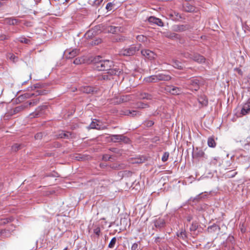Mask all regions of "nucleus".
<instances>
[{
    "mask_svg": "<svg viewBox=\"0 0 250 250\" xmlns=\"http://www.w3.org/2000/svg\"><path fill=\"white\" fill-rule=\"evenodd\" d=\"M42 134L41 132L37 133L35 135V138L36 140H40L42 138Z\"/></svg>",
    "mask_w": 250,
    "mask_h": 250,
    "instance_id": "obj_59",
    "label": "nucleus"
},
{
    "mask_svg": "<svg viewBox=\"0 0 250 250\" xmlns=\"http://www.w3.org/2000/svg\"><path fill=\"white\" fill-rule=\"evenodd\" d=\"M101 57L99 56H96L95 57L92 61V62H93V63L94 64V68L95 69H96L97 68V64L99 62H101V61H102L103 60H101Z\"/></svg>",
    "mask_w": 250,
    "mask_h": 250,
    "instance_id": "obj_33",
    "label": "nucleus"
},
{
    "mask_svg": "<svg viewBox=\"0 0 250 250\" xmlns=\"http://www.w3.org/2000/svg\"><path fill=\"white\" fill-rule=\"evenodd\" d=\"M191 60L200 63H204L206 61V59L204 56L197 53L192 54Z\"/></svg>",
    "mask_w": 250,
    "mask_h": 250,
    "instance_id": "obj_12",
    "label": "nucleus"
},
{
    "mask_svg": "<svg viewBox=\"0 0 250 250\" xmlns=\"http://www.w3.org/2000/svg\"><path fill=\"white\" fill-rule=\"evenodd\" d=\"M170 16L171 17H173L175 19L177 20L182 18L181 15L179 13L175 11H173L171 13H170Z\"/></svg>",
    "mask_w": 250,
    "mask_h": 250,
    "instance_id": "obj_37",
    "label": "nucleus"
},
{
    "mask_svg": "<svg viewBox=\"0 0 250 250\" xmlns=\"http://www.w3.org/2000/svg\"><path fill=\"white\" fill-rule=\"evenodd\" d=\"M1 236L2 238H8L11 235V231L8 229H2Z\"/></svg>",
    "mask_w": 250,
    "mask_h": 250,
    "instance_id": "obj_28",
    "label": "nucleus"
},
{
    "mask_svg": "<svg viewBox=\"0 0 250 250\" xmlns=\"http://www.w3.org/2000/svg\"><path fill=\"white\" fill-rule=\"evenodd\" d=\"M196 8L195 6L190 4L189 3L183 4V10L186 12H193L195 11Z\"/></svg>",
    "mask_w": 250,
    "mask_h": 250,
    "instance_id": "obj_15",
    "label": "nucleus"
},
{
    "mask_svg": "<svg viewBox=\"0 0 250 250\" xmlns=\"http://www.w3.org/2000/svg\"><path fill=\"white\" fill-rule=\"evenodd\" d=\"M48 93V91L44 89H39L36 90L34 93H24L22 94L25 99H30L34 96H37L38 95H45Z\"/></svg>",
    "mask_w": 250,
    "mask_h": 250,
    "instance_id": "obj_3",
    "label": "nucleus"
},
{
    "mask_svg": "<svg viewBox=\"0 0 250 250\" xmlns=\"http://www.w3.org/2000/svg\"><path fill=\"white\" fill-rule=\"evenodd\" d=\"M101 232V229L99 227H97L94 229V233L96 234L97 235L99 236Z\"/></svg>",
    "mask_w": 250,
    "mask_h": 250,
    "instance_id": "obj_62",
    "label": "nucleus"
},
{
    "mask_svg": "<svg viewBox=\"0 0 250 250\" xmlns=\"http://www.w3.org/2000/svg\"><path fill=\"white\" fill-rule=\"evenodd\" d=\"M250 111V98L248 100V102L245 103L241 111V114L245 115L249 113Z\"/></svg>",
    "mask_w": 250,
    "mask_h": 250,
    "instance_id": "obj_14",
    "label": "nucleus"
},
{
    "mask_svg": "<svg viewBox=\"0 0 250 250\" xmlns=\"http://www.w3.org/2000/svg\"><path fill=\"white\" fill-rule=\"evenodd\" d=\"M13 220V218H2L0 219V225H5L10 222H11Z\"/></svg>",
    "mask_w": 250,
    "mask_h": 250,
    "instance_id": "obj_39",
    "label": "nucleus"
},
{
    "mask_svg": "<svg viewBox=\"0 0 250 250\" xmlns=\"http://www.w3.org/2000/svg\"><path fill=\"white\" fill-rule=\"evenodd\" d=\"M109 150L111 151H112L115 153H116L119 155H121L122 154V150L119 149L117 148L112 147V148H110L109 149Z\"/></svg>",
    "mask_w": 250,
    "mask_h": 250,
    "instance_id": "obj_42",
    "label": "nucleus"
},
{
    "mask_svg": "<svg viewBox=\"0 0 250 250\" xmlns=\"http://www.w3.org/2000/svg\"><path fill=\"white\" fill-rule=\"evenodd\" d=\"M198 101L199 104V108L206 106L208 104V100L207 97L204 95H201L199 96Z\"/></svg>",
    "mask_w": 250,
    "mask_h": 250,
    "instance_id": "obj_9",
    "label": "nucleus"
},
{
    "mask_svg": "<svg viewBox=\"0 0 250 250\" xmlns=\"http://www.w3.org/2000/svg\"><path fill=\"white\" fill-rule=\"evenodd\" d=\"M144 81L148 83L158 82L156 75H151L145 78Z\"/></svg>",
    "mask_w": 250,
    "mask_h": 250,
    "instance_id": "obj_19",
    "label": "nucleus"
},
{
    "mask_svg": "<svg viewBox=\"0 0 250 250\" xmlns=\"http://www.w3.org/2000/svg\"><path fill=\"white\" fill-rule=\"evenodd\" d=\"M141 46V45L140 44L137 45H131L127 48L121 49L119 52V54L120 55L124 56H130L133 55L137 51L140 50Z\"/></svg>",
    "mask_w": 250,
    "mask_h": 250,
    "instance_id": "obj_1",
    "label": "nucleus"
},
{
    "mask_svg": "<svg viewBox=\"0 0 250 250\" xmlns=\"http://www.w3.org/2000/svg\"><path fill=\"white\" fill-rule=\"evenodd\" d=\"M72 134L70 132H62L59 134V137L61 138L69 139L72 138Z\"/></svg>",
    "mask_w": 250,
    "mask_h": 250,
    "instance_id": "obj_27",
    "label": "nucleus"
},
{
    "mask_svg": "<svg viewBox=\"0 0 250 250\" xmlns=\"http://www.w3.org/2000/svg\"><path fill=\"white\" fill-rule=\"evenodd\" d=\"M121 225L122 224L124 226V228H125L127 225V219L125 218H122L120 221Z\"/></svg>",
    "mask_w": 250,
    "mask_h": 250,
    "instance_id": "obj_60",
    "label": "nucleus"
},
{
    "mask_svg": "<svg viewBox=\"0 0 250 250\" xmlns=\"http://www.w3.org/2000/svg\"><path fill=\"white\" fill-rule=\"evenodd\" d=\"M24 100H25L24 97H23V95H21L17 98L16 101L17 103H21Z\"/></svg>",
    "mask_w": 250,
    "mask_h": 250,
    "instance_id": "obj_58",
    "label": "nucleus"
},
{
    "mask_svg": "<svg viewBox=\"0 0 250 250\" xmlns=\"http://www.w3.org/2000/svg\"><path fill=\"white\" fill-rule=\"evenodd\" d=\"M83 61V60L80 58H77L74 60L73 63L75 64H79L82 63Z\"/></svg>",
    "mask_w": 250,
    "mask_h": 250,
    "instance_id": "obj_54",
    "label": "nucleus"
},
{
    "mask_svg": "<svg viewBox=\"0 0 250 250\" xmlns=\"http://www.w3.org/2000/svg\"><path fill=\"white\" fill-rule=\"evenodd\" d=\"M154 224L156 228L161 229L165 227L166 222L163 218H159L154 221Z\"/></svg>",
    "mask_w": 250,
    "mask_h": 250,
    "instance_id": "obj_11",
    "label": "nucleus"
},
{
    "mask_svg": "<svg viewBox=\"0 0 250 250\" xmlns=\"http://www.w3.org/2000/svg\"><path fill=\"white\" fill-rule=\"evenodd\" d=\"M181 92V89L179 87L174 86L172 88L171 94L174 95H179Z\"/></svg>",
    "mask_w": 250,
    "mask_h": 250,
    "instance_id": "obj_31",
    "label": "nucleus"
},
{
    "mask_svg": "<svg viewBox=\"0 0 250 250\" xmlns=\"http://www.w3.org/2000/svg\"><path fill=\"white\" fill-rule=\"evenodd\" d=\"M190 89L192 90L197 91L199 88V81L197 79H192L190 81Z\"/></svg>",
    "mask_w": 250,
    "mask_h": 250,
    "instance_id": "obj_13",
    "label": "nucleus"
},
{
    "mask_svg": "<svg viewBox=\"0 0 250 250\" xmlns=\"http://www.w3.org/2000/svg\"><path fill=\"white\" fill-rule=\"evenodd\" d=\"M39 99L34 100L32 101L29 102L27 103H25V104H28V106H33V105L37 104L39 103Z\"/></svg>",
    "mask_w": 250,
    "mask_h": 250,
    "instance_id": "obj_46",
    "label": "nucleus"
},
{
    "mask_svg": "<svg viewBox=\"0 0 250 250\" xmlns=\"http://www.w3.org/2000/svg\"><path fill=\"white\" fill-rule=\"evenodd\" d=\"M101 40L100 39H98L95 41H92L90 42V44L92 45H95L99 44L100 43H101Z\"/></svg>",
    "mask_w": 250,
    "mask_h": 250,
    "instance_id": "obj_57",
    "label": "nucleus"
},
{
    "mask_svg": "<svg viewBox=\"0 0 250 250\" xmlns=\"http://www.w3.org/2000/svg\"><path fill=\"white\" fill-rule=\"evenodd\" d=\"M208 145L210 147H215L216 146V143L214 138L212 137H209L208 139Z\"/></svg>",
    "mask_w": 250,
    "mask_h": 250,
    "instance_id": "obj_30",
    "label": "nucleus"
},
{
    "mask_svg": "<svg viewBox=\"0 0 250 250\" xmlns=\"http://www.w3.org/2000/svg\"><path fill=\"white\" fill-rule=\"evenodd\" d=\"M130 139L126 136L124 135H121V142H123L125 144H128L130 142Z\"/></svg>",
    "mask_w": 250,
    "mask_h": 250,
    "instance_id": "obj_41",
    "label": "nucleus"
},
{
    "mask_svg": "<svg viewBox=\"0 0 250 250\" xmlns=\"http://www.w3.org/2000/svg\"><path fill=\"white\" fill-rule=\"evenodd\" d=\"M114 40L117 42H124L126 40V38L125 36L118 35L115 37Z\"/></svg>",
    "mask_w": 250,
    "mask_h": 250,
    "instance_id": "obj_34",
    "label": "nucleus"
},
{
    "mask_svg": "<svg viewBox=\"0 0 250 250\" xmlns=\"http://www.w3.org/2000/svg\"><path fill=\"white\" fill-rule=\"evenodd\" d=\"M182 57L188 59H191L192 58V54L188 52H183L181 53Z\"/></svg>",
    "mask_w": 250,
    "mask_h": 250,
    "instance_id": "obj_38",
    "label": "nucleus"
},
{
    "mask_svg": "<svg viewBox=\"0 0 250 250\" xmlns=\"http://www.w3.org/2000/svg\"><path fill=\"white\" fill-rule=\"evenodd\" d=\"M79 52L78 50L76 49H73L71 51L69 52L68 54L66 55V57L67 59L73 58L75 57V56H76L77 55H78L79 54Z\"/></svg>",
    "mask_w": 250,
    "mask_h": 250,
    "instance_id": "obj_23",
    "label": "nucleus"
},
{
    "mask_svg": "<svg viewBox=\"0 0 250 250\" xmlns=\"http://www.w3.org/2000/svg\"><path fill=\"white\" fill-rule=\"evenodd\" d=\"M80 90L81 91L87 94H93L98 92L97 88L91 87L90 86H84L81 87Z\"/></svg>",
    "mask_w": 250,
    "mask_h": 250,
    "instance_id": "obj_5",
    "label": "nucleus"
},
{
    "mask_svg": "<svg viewBox=\"0 0 250 250\" xmlns=\"http://www.w3.org/2000/svg\"><path fill=\"white\" fill-rule=\"evenodd\" d=\"M28 107V104H25L23 105H21L18 106L16 107L14 109L12 112L13 114H17L20 112L21 111L23 110L26 108Z\"/></svg>",
    "mask_w": 250,
    "mask_h": 250,
    "instance_id": "obj_20",
    "label": "nucleus"
},
{
    "mask_svg": "<svg viewBox=\"0 0 250 250\" xmlns=\"http://www.w3.org/2000/svg\"><path fill=\"white\" fill-rule=\"evenodd\" d=\"M46 107L47 106L45 105L39 106L34 112L30 114L29 116L31 118H37L40 116L42 114V111L45 109Z\"/></svg>",
    "mask_w": 250,
    "mask_h": 250,
    "instance_id": "obj_4",
    "label": "nucleus"
},
{
    "mask_svg": "<svg viewBox=\"0 0 250 250\" xmlns=\"http://www.w3.org/2000/svg\"><path fill=\"white\" fill-rule=\"evenodd\" d=\"M111 158V157L107 154L104 155L103 157V159L105 161H109Z\"/></svg>",
    "mask_w": 250,
    "mask_h": 250,
    "instance_id": "obj_63",
    "label": "nucleus"
},
{
    "mask_svg": "<svg viewBox=\"0 0 250 250\" xmlns=\"http://www.w3.org/2000/svg\"><path fill=\"white\" fill-rule=\"evenodd\" d=\"M190 28L189 24L176 25L174 27V30L176 32H182Z\"/></svg>",
    "mask_w": 250,
    "mask_h": 250,
    "instance_id": "obj_10",
    "label": "nucleus"
},
{
    "mask_svg": "<svg viewBox=\"0 0 250 250\" xmlns=\"http://www.w3.org/2000/svg\"><path fill=\"white\" fill-rule=\"evenodd\" d=\"M89 128L96 129L98 130H102L106 128V127L100 125V122L99 120H94L89 125Z\"/></svg>",
    "mask_w": 250,
    "mask_h": 250,
    "instance_id": "obj_7",
    "label": "nucleus"
},
{
    "mask_svg": "<svg viewBox=\"0 0 250 250\" xmlns=\"http://www.w3.org/2000/svg\"><path fill=\"white\" fill-rule=\"evenodd\" d=\"M110 138L111 141L114 143L121 142V135H111Z\"/></svg>",
    "mask_w": 250,
    "mask_h": 250,
    "instance_id": "obj_25",
    "label": "nucleus"
},
{
    "mask_svg": "<svg viewBox=\"0 0 250 250\" xmlns=\"http://www.w3.org/2000/svg\"><path fill=\"white\" fill-rule=\"evenodd\" d=\"M136 39L140 42H145L146 41V36H144V35H138L136 37Z\"/></svg>",
    "mask_w": 250,
    "mask_h": 250,
    "instance_id": "obj_45",
    "label": "nucleus"
},
{
    "mask_svg": "<svg viewBox=\"0 0 250 250\" xmlns=\"http://www.w3.org/2000/svg\"><path fill=\"white\" fill-rule=\"evenodd\" d=\"M169 153L168 152H165L164 154H163V155L162 156V160L163 162H166L168 158V157H169Z\"/></svg>",
    "mask_w": 250,
    "mask_h": 250,
    "instance_id": "obj_51",
    "label": "nucleus"
},
{
    "mask_svg": "<svg viewBox=\"0 0 250 250\" xmlns=\"http://www.w3.org/2000/svg\"><path fill=\"white\" fill-rule=\"evenodd\" d=\"M113 65L112 61L108 60H102L97 64L96 69L98 71H107Z\"/></svg>",
    "mask_w": 250,
    "mask_h": 250,
    "instance_id": "obj_2",
    "label": "nucleus"
},
{
    "mask_svg": "<svg viewBox=\"0 0 250 250\" xmlns=\"http://www.w3.org/2000/svg\"><path fill=\"white\" fill-rule=\"evenodd\" d=\"M6 22L9 25H15L19 23V20L15 18H11L7 19Z\"/></svg>",
    "mask_w": 250,
    "mask_h": 250,
    "instance_id": "obj_26",
    "label": "nucleus"
},
{
    "mask_svg": "<svg viewBox=\"0 0 250 250\" xmlns=\"http://www.w3.org/2000/svg\"><path fill=\"white\" fill-rule=\"evenodd\" d=\"M116 240H116V237L112 238L108 245V248H113L114 247L115 244L116 242Z\"/></svg>",
    "mask_w": 250,
    "mask_h": 250,
    "instance_id": "obj_47",
    "label": "nucleus"
},
{
    "mask_svg": "<svg viewBox=\"0 0 250 250\" xmlns=\"http://www.w3.org/2000/svg\"><path fill=\"white\" fill-rule=\"evenodd\" d=\"M171 65L175 68L178 69H182L183 66L182 65V63L179 61L176 60H172L171 61Z\"/></svg>",
    "mask_w": 250,
    "mask_h": 250,
    "instance_id": "obj_21",
    "label": "nucleus"
},
{
    "mask_svg": "<svg viewBox=\"0 0 250 250\" xmlns=\"http://www.w3.org/2000/svg\"><path fill=\"white\" fill-rule=\"evenodd\" d=\"M220 229V228L219 226L216 224H213L208 228V229H211L213 231H216V230H219Z\"/></svg>",
    "mask_w": 250,
    "mask_h": 250,
    "instance_id": "obj_50",
    "label": "nucleus"
},
{
    "mask_svg": "<svg viewBox=\"0 0 250 250\" xmlns=\"http://www.w3.org/2000/svg\"><path fill=\"white\" fill-rule=\"evenodd\" d=\"M198 228V223L196 222H193L191 227L189 228L190 231H195Z\"/></svg>",
    "mask_w": 250,
    "mask_h": 250,
    "instance_id": "obj_40",
    "label": "nucleus"
},
{
    "mask_svg": "<svg viewBox=\"0 0 250 250\" xmlns=\"http://www.w3.org/2000/svg\"><path fill=\"white\" fill-rule=\"evenodd\" d=\"M113 6V4L111 2H109L106 4V9L107 10L110 11V10H112Z\"/></svg>",
    "mask_w": 250,
    "mask_h": 250,
    "instance_id": "obj_61",
    "label": "nucleus"
},
{
    "mask_svg": "<svg viewBox=\"0 0 250 250\" xmlns=\"http://www.w3.org/2000/svg\"><path fill=\"white\" fill-rule=\"evenodd\" d=\"M148 21L150 22L154 23L160 26H164V24L162 21L161 19L156 18L154 17H150L148 19Z\"/></svg>",
    "mask_w": 250,
    "mask_h": 250,
    "instance_id": "obj_17",
    "label": "nucleus"
},
{
    "mask_svg": "<svg viewBox=\"0 0 250 250\" xmlns=\"http://www.w3.org/2000/svg\"><path fill=\"white\" fill-rule=\"evenodd\" d=\"M158 82L161 81H168L171 80L170 76L163 73H159L156 74Z\"/></svg>",
    "mask_w": 250,
    "mask_h": 250,
    "instance_id": "obj_16",
    "label": "nucleus"
},
{
    "mask_svg": "<svg viewBox=\"0 0 250 250\" xmlns=\"http://www.w3.org/2000/svg\"><path fill=\"white\" fill-rule=\"evenodd\" d=\"M205 196H206V195H202V194H199L196 196V197H195L193 200V201H198L200 200V199L204 198Z\"/></svg>",
    "mask_w": 250,
    "mask_h": 250,
    "instance_id": "obj_53",
    "label": "nucleus"
},
{
    "mask_svg": "<svg viewBox=\"0 0 250 250\" xmlns=\"http://www.w3.org/2000/svg\"><path fill=\"white\" fill-rule=\"evenodd\" d=\"M237 172L231 170L227 172L226 174L228 178H232L234 177L237 174Z\"/></svg>",
    "mask_w": 250,
    "mask_h": 250,
    "instance_id": "obj_44",
    "label": "nucleus"
},
{
    "mask_svg": "<svg viewBox=\"0 0 250 250\" xmlns=\"http://www.w3.org/2000/svg\"><path fill=\"white\" fill-rule=\"evenodd\" d=\"M177 236L184 241H186L188 238L187 234L186 231L184 229H181L180 231H178L176 233Z\"/></svg>",
    "mask_w": 250,
    "mask_h": 250,
    "instance_id": "obj_18",
    "label": "nucleus"
},
{
    "mask_svg": "<svg viewBox=\"0 0 250 250\" xmlns=\"http://www.w3.org/2000/svg\"><path fill=\"white\" fill-rule=\"evenodd\" d=\"M140 98L142 99L151 100L152 99V96L146 93H142L140 95Z\"/></svg>",
    "mask_w": 250,
    "mask_h": 250,
    "instance_id": "obj_32",
    "label": "nucleus"
},
{
    "mask_svg": "<svg viewBox=\"0 0 250 250\" xmlns=\"http://www.w3.org/2000/svg\"><path fill=\"white\" fill-rule=\"evenodd\" d=\"M166 37L171 40H177L180 38V36L175 33H167L166 35Z\"/></svg>",
    "mask_w": 250,
    "mask_h": 250,
    "instance_id": "obj_24",
    "label": "nucleus"
},
{
    "mask_svg": "<svg viewBox=\"0 0 250 250\" xmlns=\"http://www.w3.org/2000/svg\"><path fill=\"white\" fill-rule=\"evenodd\" d=\"M205 152L201 148L196 147L192 153V157L195 159L206 158Z\"/></svg>",
    "mask_w": 250,
    "mask_h": 250,
    "instance_id": "obj_6",
    "label": "nucleus"
},
{
    "mask_svg": "<svg viewBox=\"0 0 250 250\" xmlns=\"http://www.w3.org/2000/svg\"><path fill=\"white\" fill-rule=\"evenodd\" d=\"M127 165L124 163L118 164V170L125 169L127 167Z\"/></svg>",
    "mask_w": 250,
    "mask_h": 250,
    "instance_id": "obj_56",
    "label": "nucleus"
},
{
    "mask_svg": "<svg viewBox=\"0 0 250 250\" xmlns=\"http://www.w3.org/2000/svg\"><path fill=\"white\" fill-rule=\"evenodd\" d=\"M18 40L21 42L25 44H29L30 42V40L24 36L20 37Z\"/></svg>",
    "mask_w": 250,
    "mask_h": 250,
    "instance_id": "obj_35",
    "label": "nucleus"
},
{
    "mask_svg": "<svg viewBox=\"0 0 250 250\" xmlns=\"http://www.w3.org/2000/svg\"><path fill=\"white\" fill-rule=\"evenodd\" d=\"M140 242L135 243L131 246V250H139V244Z\"/></svg>",
    "mask_w": 250,
    "mask_h": 250,
    "instance_id": "obj_52",
    "label": "nucleus"
},
{
    "mask_svg": "<svg viewBox=\"0 0 250 250\" xmlns=\"http://www.w3.org/2000/svg\"><path fill=\"white\" fill-rule=\"evenodd\" d=\"M146 159L144 156L136 157L132 159V163L133 164H141L145 162Z\"/></svg>",
    "mask_w": 250,
    "mask_h": 250,
    "instance_id": "obj_22",
    "label": "nucleus"
},
{
    "mask_svg": "<svg viewBox=\"0 0 250 250\" xmlns=\"http://www.w3.org/2000/svg\"><path fill=\"white\" fill-rule=\"evenodd\" d=\"M142 54L148 60H151L155 58V54L149 50H143L141 51Z\"/></svg>",
    "mask_w": 250,
    "mask_h": 250,
    "instance_id": "obj_8",
    "label": "nucleus"
},
{
    "mask_svg": "<svg viewBox=\"0 0 250 250\" xmlns=\"http://www.w3.org/2000/svg\"><path fill=\"white\" fill-rule=\"evenodd\" d=\"M9 56V58L10 60H12L13 62H15L17 61L18 58L16 57L14 55L12 54H10Z\"/></svg>",
    "mask_w": 250,
    "mask_h": 250,
    "instance_id": "obj_64",
    "label": "nucleus"
},
{
    "mask_svg": "<svg viewBox=\"0 0 250 250\" xmlns=\"http://www.w3.org/2000/svg\"><path fill=\"white\" fill-rule=\"evenodd\" d=\"M22 145L21 144H15L12 146L11 149L14 152H16L19 149H21Z\"/></svg>",
    "mask_w": 250,
    "mask_h": 250,
    "instance_id": "obj_36",
    "label": "nucleus"
},
{
    "mask_svg": "<svg viewBox=\"0 0 250 250\" xmlns=\"http://www.w3.org/2000/svg\"><path fill=\"white\" fill-rule=\"evenodd\" d=\"M125 114L127 115H131L133 117L139 116L141 115L139 111H137L136 110H127Z\"/></svg>",
    "mask_w": 250,
    "mask_h": 250,
    "instance_id": "obj_29",
    "label": "nucleus"
},
{
    "mask_svg": "<svg viewBox=\"0 0 250 250\" xmlns=\"http://www.w3.org/2000/svg\"><path fill=\"white\" fill-rule=\"evenodd\" d=\"M107 71H108L107 73L110 75V77L112 75H116L118 72V70L111 69V67L108 69Z\"/></svg>",
    "mask_w": 250,
    "mask_h": 250,
    "instance_id": "obj_43",
    "label": "nucleus"
},
{
    "mask_svg": "<svg viewBox=\"0 0 250 250\" xmlns=\"http://www.w3.org/2000/svg\"><path fill=\"white\" fill-rule=\"evenodd\" d=\"M117 28V27L110 26L108 27V31L111 33H115L116 32Z\"/></svg>",
    "mask_w": 250,
    "mask_h": 250,
    "instance_id": "obj_49",
    "label": "nucleus"
},
{
    "mask_svg": "<svg viewBox=\"0 0 250 250\" xmlns=\"http://www.w3.org/2000/svg\"><path fill=\"white\" fill-rule=\"evenodd\" d=\"M110 77L107 74H103L102 76L99 77L98 79L100 80H110Z\"/></svg>",
    "mask_w": 250,
    "mask_h": 250,
    "instance_id": "obj_48",
    "label": "nucleus"
},
{
    "mask_svg": "<svg viewBox=\"0 0 250 250\" xmlns=\"http://www.w3.org/2000/svg\"><path fill=\"white\" fill-rule=\"evenodd\" d=\"M173 87V86L172 85H167L165 88V90L167 92L171 94Z\"/></svg>",
    "mask_w": 250,
    "mask_h": 250,
    "instance_id": "obj_55",
    "label": "nucleus"
}]
</instances>
